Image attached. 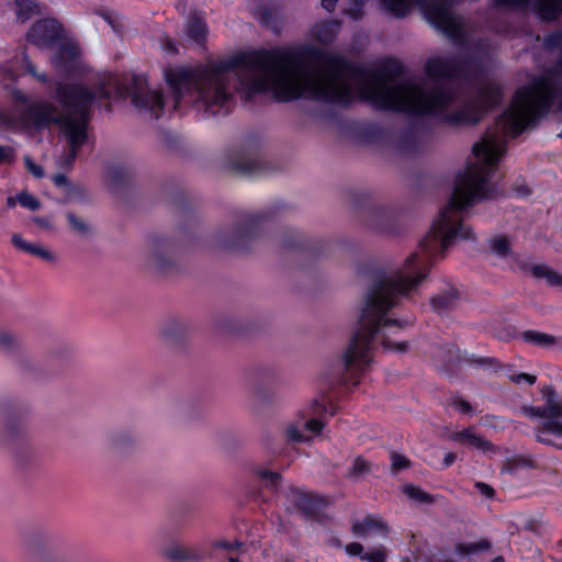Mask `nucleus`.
Listing matches in <instances>:
<instances>
[{"mask_svg":"<svg viewBox=\"0 0 562 562\" xmlns=\"http://www.w3.org/2000/svg\"><path fill=\"white\" fill-rule=\"evenodd\" d=\"M434 81L424 87L398 80L403 64L384 58L373 70L323 48L302 45L294 48H261L239 54L199 70L170 69L166 81L173 110L191 105L205 115H226L235 105L234 93L246 103L271 91L279 102L304 99L347 108L360 101L374 109L415 115H438L452 125H474L482 112L502 100L498 83L482 79L480 100H464L454 83L468 77V67L456 56L431 57L425 65Z\"/></svg>","mask_w":562,"mask_h":562,"instance_id":"1","label":"nucleus"},{"mask_svg":"<svg viewBox=\"0 0 562 562\" xmlns=\"http://www.w3.org/2000/svg\"><path fill=\"white\" fill-rule=\"evenodd\" d=\"M554 103L562 111V53L544 75L516 91L509 108L499 115L496 130H488L481 142L473 145L474 160L456 175L449 201L419 241L418 250L411 254L397 270H372V294L415 293L435 259L442 258L457 239H474L462 214L475 204L499 195L492 177L506 153L507 136L516 137L536 125Z\"/></svg>","mask_w":562,"mask_h":562,"instance_id":"2","label":"nucleus"},{"mask_svg":"<svg viewBox=\"0 0 562 562\" xmlns=\"http://www.w3.org/2000/svg\"><path fill=\"white\" fill-rule=\"evenodd\" d=\"M111 92L105 83L94 89L80 83H58L57 101L65 112L49 102H41L30 109V117L37 127L58 125L65 142L61 153L57 156V165L63 169H71L82 148L89 143L88 125L93 106L108 100Z\"/></svg>","mask_w":562,"mask_h":562,"instance_id":"3","label":"nucleus"},{"mask_svg":"<svg viewBox=\"0 0 562 562\" xmlns=\"http://www.w3.org/2000/svg\"><path fill=\"white\" fill-rule=\"evenodd\" d=\"M364 2L366 0H352V7L346 10V14L353 20H360L363 16ZM381 3L387 12L400 19L405 18L411 10V3H415L436 30L453 41L461 37V26L454 18L451 0H381Z\"/></svg>","mask_w":562,"mask_h":562,"instance_id":"4","label":"nucleus"},{"mask_svg":"<svg viewBox=\"0 0 562 562\" xmlns=\"http://www.w3.org/2000/svg\"><path fill=\"white\" fill-rule=\"evenodd\" d=\"M27 407L18 400L7 398L0 402V419L3 423V443L20 467L33 464L38 459V451L27 436V427L23 416Z\"/></svg>","mask_w":562,"mask_h":562,"instance_id":"5","label":"nucleus"},{"mask_svg":"<svg viewBox=\"0 0 562 562\" xmlns=\"http://www.w3.org/2000/svg\"><path fill=\"white\" fill-rule=\"evenodd\" d=\"M284 204L276 203L261 213H246L237 223L214 234V244L227 250H246L261 235L263 225L284 209Z\"/></svg>","mask_w":562,"mask_h":562,"instance_id":"6","label":"nucleus"},{"mask_svg":"<svg viewBox=\"0 0 562 562\" xmlns=\"http://www.w3.org/2000/svg\"><path fill=\"white\" fill-rule=\"evenodd\" d=\"M188 234L179 237L157 235L148 240L146 261L160 274H170L180 269V256L188 244Z\"/></svg>","mask_w":562,"mask_h":562,"instance_id":"7","label":"nucleus"},{"mask_svg":"<svg viewBox=\"0 0 562 562\" xmlns=\"http://www.w3.org/2000/svg\"><path fill=\"white\" fill-rule=\"evenodd\" d=\"M126 93L131 97L132 104L145 112L150 119H159L164 113L165 100L159 91L150 90L146 79L140 75H133L125 87Z\"/></svg>","mask_w":562,"mask_h":562,"instance_id":"8","label":"nucleus"},{"mask_svg":"<svg viewBox=\"0 0 562 562\" xmlns=\"http://www.w3.org/2000/svg\"><path fill=\"white\" fill-rule=\"evenodd\" d=\"M364 225L382 235H396L402 231V220L400 213L387 206H373L368 210L364 218Z\"/></svg>","mask_w":562,"mask_h":562,"instance_id":"9","label":"nucleus"},{"mask_svg":"<svg viewBox=\"0 0 562 562\" xmlns=\"http://www.w3.org/2000/svg\"><path fill=\"white\" fill-rule=\"evenodd\" d=\"M288 502L294 505L306 518L316 519L326 507V501L317 494L296 486H289L283 492Z\"/></svg>","mask_w":562,"mask_h":562,"instance_id":"10","label":"nucleus"},{"mask_svg":"<svg viewBox=\"0 0 562 562\" xmlns=\"http://www.w3.org/2000/svg\"><path fill=\"white\" fill-rule=\"evenodd\" d=\"M26 38L37 47H50L63 38V26L55 19H42L31 26Z\"/></svg>","mask_w":562,"mask_h":562,"instance_id":"11","label":"nucleus"},{"mask_svg":"<svg viewBox=\"0 0 562 562\" xmlns=\"http://www.w3.org/2000/svg\"><path fill=\"white\" fill-rule=\"evenodd\" d=\"M529 3L530 0H493L496 9H526ZM535 7L540 19L548 22L557 20L562 13V0H536Z\"/></svg>","mask_w":562,"mask_h":562,"instance_id":"12","label":"nucleus"},{"mask_svg":"<svg viewBox=\"0 0 562 562\" xmlns=\"http://www.w3.org/2000/svg\"><path fill=\"white\" fill-rule=\"evenodd\" d=\"M351 531L355 536L360 538H368L376 535L386 537L389 527L383 519L369 515L362 520L353 521Z\"/></svg>","mask_w":562,"mask_h":562,"instance_id":"13","label":"nucleus"},{"mask_svg":"<svg viewBox=\"0 0 562 562\" xmlns=\"http://www.w3.org/2000/svg\"><path fill=\"white\" fill-rule=\"evenodd\" d=\"M460 295V291L449 284L430 299V306L438 314H447L457 307Z\"/></svg>","mask_w":562,"mask_h":562,"instance_id":"14","label":"nucleus"},{"mask_svg":"<svg viewBox=\"0 0 562 562\" xmlns=\"http://www.w3.org/2000/svg\"><path fill=\"white\" fill-rule=\"evenodd\" d=\"M189 325L178 317H170L161 326V336L170 345H179L187 337Z\"/></svg>","mask_w":562,"mask_h":562,"instance_id":"15","label":"nucleus"},{"mask_svg":"<svg viewBox=\"0 0 562 562\" xmlns=\"http://www.w3.org/2000/svg\"><path fill=\"white\" fill-rule=\"evenodd\" d=\"M166 557L172 562H200L205 551L198 546L173 544L166 550Z\"/></svg>","mask_w":562,"mask_h":562,"instance_id":"16","label":"nucleus"},{"mask_svg":"<svg viewBox=\"0 0 562 562\" xmlns=\"http://www.w3.org/2000/svg\"><path fill=\"white\" fill-rule=\"evenodd\" d=\"M450 438L456 442L471 446L482 451L483 453H494L496 451L495 446L491 441L474 434L471 428H465L461 431H456L451 434Z\"/></svg>","mask_w":562,"mask_h":562,"instance_id":"17","label":"nucleus"},{"mask_svg":"<svg viewBox=\"0 0 562 562\" xmlns=\"http://www.w3.org/2000/svg\"><path fill=\"white\" fill-rule=\"evenodd\" d=\"M544 408L549 414V419L560 420L562 418V398L557 394L552 385H544L541 389Z\"/></svg>","mask_w":562,"mask_h":562,"instance_id":"18","label":"nucleus"},{"mask_svg":"<svg viewBox=\"0 0 562 562\" xmlns=\"http://www.w3.org/2000/svg\"><path fill=\"white\" fill-rule=\"evenodd\" d=\"M186 33L196 44L204 43L207 33L206 22L198 13L191 14L186 23Z\"/></svg>","mask_w":562,"mask_h":562,"instance_id":"19","label":"nucleus"},{"mask_svg":"<svg viewBox=\"0 0 562 562\" xmlns=\"http://www.w3.org/2000/svg\"><path fill=\"white\" fill-rule=\"evenodd\" d=\"M548 434L562 438V422L552 418L543 420L542 424L536 428L537 441L547 446H553L554 442L548 437Z\"/></svg>","mask_w":562,"mask_h":562,"instance_id":"20","label":"nucleus"},{"mask_svg":"<svg viewBox=\"0 0 562 562\" xmlns=\"http://www.w3.org/2000/svg\"><path fill=\"white\" fill-rule=\"evenodd\" d=\"M326 412L327 407L323 402H321L318 398L313 400L306 412V415L310 418L304 423L305 429L314 434H319L324 427V424L317 419V417Z\"/></svg>","mask_w":562,"mask_h":562,"instance_id":"21","label":"nucleus"},{"mask_svg":"<svg viewBox=\"0 0 562 562\" xmlns=\"http://www.w3.org/2000/svg\"><path fill=\"white\" fill-rule=\"evenodd\" d=\"M434 358L442 369L450 368L461 359L460 350L453 344H447L436 347Z\"/></svg>","mask_w":562,"mask_h":562,"instance_id":"22","label":"nucleus"},{"mask_svg":"<svg viewBox=\"0 0 562 562\" xmlns=\"http://www.w3.org/2000/svg\"><path fill=\"white\" fill-rule=\"evenodd\" d=\"M12 244L18 249L23 250L33 256H37L46 261L53 262L56 260V257L53 252L37 245L25 241L19 234L12 235Z\"/></svg>","mask_w":562,"mask_h":562,"instance_id":"23","label":"nucleus"},{"mask_svg":"<svg viewBox=\"0 0 562 562\" xmlns=\"http://www.w3.org/2000/svg\"><path fill=\"white\" fill-rule=\"evenodd\" d=\"M307 244V237L299 231L285 228L281 234L280 246L284 249H303Z\"/></svg>","mask_w":562,"mask_h":562,"instance_id":"24","label":"nucleus"},{"mask_svg":"<svg viewBox=\"0 0 562 562\" xmlns=\"http://www.w3.org/2000/svg\"><path fill=\"white\" fill-rule=\"evenodd\" d=\"M77 57V48L71 44H63L52 58L53 65L63 70H68Z\"/></svg>","mask_w":562,"mask_h":562,"instance_id":"25","label":"nucleus"},{"mask_svg":"<svg viewBox=\"0 0 562 562\" xmlns=\"http://www.w3.org/2000/svg\"><path fill=\"white\" fill-rule=\"evenodd\" d=\"M232 168L240 175L251 176L259 173L262 165L257 157L241 156L232 162Z\"/></svg>","mask_w":562,"mask_h":562,"instance_id":"26","label":"nucleus"},{"mask_svg":"<svg viewBox=\"0 0 562 562\" xmlns=\"http://www.w3.org/2000/svg\"><path fill=\"white\" fill-rule=\"evenodd\" d=\"M339 27L340 23L337 21L316 24L313 29V34L322 44H329L335 40Z\"/></svg>","mask_w":562,"mask_h":562,"instance_id":"27","label":"nucleus"},{"mask_svg":"<svg viewBox=\"0 0 562 562\" xmlns=\"http://www.w3.org/2000/svg\"><path fill=\"white\" fill-rule=\"evenodd\" d=\"M14 4L16 19L21 23L40 14V3L34 0H15Z\"/></svg>","mask_w":562,"mask_h":562,"instance_id":"28","label":"nucleus"},{"mask_svg":"<svg viewBox=\"0 0 562 562\" xmlns=\"http://www.w3.org/2000/svg\"><path fill=\"white\" fill-rule=\"evenodd\" d=\"M531 272L535 278L544 279L550 286H562V274L546 265H533Z\"/></svg>","mask_w":562,"mask_h":562,"instance_id":"29","label":"nucleus"},{"mask_svg":"<svg viewBox=\"0 0 562 562\" xmlns=\"http://www.w3.org/2000/svg\"><path fill=\"white\" fill-rule=\"evenodd\" d=\"M521 338L525 342L539 347H550L557 344L555 336L537 330H525L521 333Z\"/></svg>","mask_w":562,"mask_h":562,"instance_id":"30","label":"nucleus"},{"mask_svg":"<svg viewBox=\"0 0 562 562\" xmlns=\"http://www.w3.org/2000/svg\"><path fill=\"white\" fill-rule=\"evenodd\" d=\"M109 441L113 449L122 451L136 442V436L128 430H117L110 436Z\"/></svg>","mask_w":562,"mask_h":562,"instance_id":"31","label":"nucleus"},{"mask_svg":"<svg viewBox=\"0 0 562 562\" xmlns=\"http://www.w3.org/2000/svg\"><path fill=\"white\" fill-rule=\"evenodd\" d=\"M491 541L481 539L476 542H460L456 546V552L460 555H470L480 552H485L491 549Z\"/></svg>","mask_w":562,"mask_h":562,"instance_id":"32","label":"nucleus"},{"mask_svg":"<svg viewBox=\"0 0 562 562\" xmlns=\"http://www.w3.org/2000/svg\"><path fill=\"white\" fill-rule=\"evenodd\" d=\"M19 338L10 331L0 330V351L13 356L20 350Z\"/></svg>","mask_w":562,"mask_h":562,"instance_id":"33","label":"nucleus"},{"mask_svg":"<svg viewBox=\"0 0 562 562\" xmlns=\"http://www.w3.org/2000/svg\"><path fill=\"white\" fill-rule=\"evenodd\" d=\"M398 149L405 154H414L418 150L417 135L414 131H404L398 139Z\"/></svg>","mask_w":562,"mask_h":562,"instance_id":"34","label":"nucleus"},{"mask_svg":"<svg viewBox=\"0 0 562 562\" xmlns=\"http://www.w3.org/2000/svg\"><path fill=\"white\" fill-rule=\"evenodd\" d=\"M371 472V463L361 456L355 458L351 468L348 470L347 476L357 481Z\"/></svg>","mask_w":562,"mask_h":562,"instance_id":"35","label":"nucleus"},{"mask_svg":"<svg viewBox=\"0 0 562 562\" xmlns=\"http://www.w3.org/2000/svg\"><path fill=\"white\" fill-rule=\"evenodd\" d=\"M255 473L262 481L265 486L271 488H277L282 480L279 472L270 471L267 469H256Z\"/></svg>","mask_w":562,"mask_h":562,"instance_id":"36","label":"nucleus"},{"mask_svg":"<svg viewBox=\"0 0 562 562\" xmlns=\"http://www.w3.org/2000/svg\"><path fill=\"white\" fill-rule=\"evenodd\" d=\"M462 360L465 363H468L469 366L476 367V368H483V369H490L497 363L496 359L493 357H481V356H476L474 353L464 355Z\"/></svg>","mask_w":562,"mask_h":562,"instance_id":"37","label":"nucleus"},{"mask_svg":"<svg viewBox=\"0 0 562 562\" xmlns=\"http://www.w3.org/2000/svg\"><path fill=\"white\" fill-rule=\"evenodd\" d=\"M258 19L260 23L267 29L272 30L273 32L279 31V22L276 18V14L272 10L268 8H261L258 12Z\"/></svg>","mask_w":562,"mask_h":562,"instance_id":"38","label":"nucleus"},{"mask_svg":"<svg viewBox=\"0 0 562 562\" xmlns=\"http://www.w3.org/2000/svg\"><path fill=\"white\" fill-rule=\"evenodd\" d=\"M404 493L414 501H417L419 503L429 504L432 502L431 496L424 492L422 488L414 486L412 484L404 486Z\"/></svg>","mask_w":562,"mask_h":562,"instance_id":"39","label":"nucleus"},{"mask_svg":"<svg viewBox=\"0 0 562 562\" xmlns=\"http://www.w3.org/2000/svg\"><path fill=\"white\" fill-rule=\"evenodd\" d=\"M67 220L71 231L80 235H88L91 232L90 225L83 220L77 217L74 213H67Z\"/></svg>","mask_w":562,"mask_h":562,"instance_id":"40","label":"nucleus"},{"mask_svg":"<svg viewBox=\"0 0 562 562\" xmlns=\"http://www.w3.org/2000/svg\"><path fill=\"white\" fill-rule=\"evenodd\" d=\"M491 249L501 258L508 257L512 254L509 240L506 237H498L492 240Z\"/></svg>","mask_w":562,"mask_h":562,"instance_id":"41","label":"nucleus"},{"mask_svg":"<svg viewBox=\"0 0 562 562\" xmlns=\"http://www.w3.org/2000/svg\"><path fill=\"white\" fill-rule=\"evenodd\" d=\"M52 181L56 187L66 188L69 195L79 194L82 192V188L72 186L64 173H57L53 176Z\"/></svg>","mask_w":562,"mask_h":562,"instance_id":"42","label":"nucleus"},{"mask_svg":"<svg viewBox=\"0 0 562 562\" xmlns=\"http://www.w3.org/2000/svg\"><path fill=\"white\" fill-rule=\"evenodd\" d=\"M16 200L21 206L31 211H36L41 207V202L34 195L26 191L18 193Z\"/></svg>","mask_w":562,"mask_h":562,"instance_id":"43","label":"nucleus"},{"mask_svg":"<svg viewBox=\"0 0 562 562\" xmlns=\"http://www.w3.org/2000/svg\"><path fill=\"white\" fill-rule=\"evenodd\" d=\"M95 14L101 16L115 33L121 31L122 24L120 23L117 15L114 12L106 9H98Z\"/></svg>","mask_w":562,"mask_h":562,"instance_id":"44","label":"nucleus"},{"mask_svg":"<svg viewBox=\"0 0 562 562\" xmlns=\"http://www.w3.org/2000/svg\"><path fill=\"white\" fill-rule=\"evenodd\" d=\"M521 413L529 418H543L544 420L549 419V414L547 413L544 406H531L524 405L520 408Z\"/></svg>","mask_w":562,"mask_h":562,"instance_id":"45","label":"nucleus"},{"mask_svg":"<svg viewBox=\"0 0 562 562\" xmlns=\"http://www.w3.org/2000/svg\"><path fill=\"white\" fill-rule=\"evenodd\" d=\"M547 49H557L562 47V31H557L547 35L543 40Z\"/></svg>","mask_w":562,"mask_h":562,"instance_id":"46","label":"nucleus"},{"mask_svg":"<svg viewBox=\"0 0 562 562\" xmlns=\"http://www.w3.org/2000/svg\"><path fill=\"white\" fill-rule=\"evenodd\" d=\"M391 460V469L394 473L405 470L411 465V462L406 457L398 454L396 452H392Z\"/></svg>","mask_w":562,"mask_h":562,"instance_id":"47","label":"nucleus"},{"mask_svg":"<svg viewBox=\"0 0 562 562\" xmlns=\"http://www.w3.org/2000/svg\"><path fill=\"white\" fill-rule=\"evenodd\" d=\"M386 560V549L381 547L374 549L371 552H364L362 555V560L364 562H385Z\"/></svg>","mask_w":562,"mask_h":562,"instance_id":"48","label":"nucleus"},{"mask_svg":"<svg viewBox=\"0 0 562 562\" xmlns=\"http://www.w3.org/2000/svg\"><path fill=\"white\" fill-rule=\"evenodd\" d=\"M451 405L458 408L461 413L467 415L474 414L472 405L462 397L456 396L451 398Z\"/></svg>","mask_w":562,"mask_h":562,"instance_id":"49","label":"nucleus"},{"mask_svg":"<svg viewBox=\"0 0 562 562\" xmlns=\"http://www.w3.org/2000/svg\"><path fill=\"white\" fill-rule=\"evenodd\" d=\"M508 378L510 381H513L516 384H520L522 382L528 383L529 385H532L536 383L537 376L529 374V373H513L508 374Z\"/></svg>","mask_w":562,"mask_h":562,"instance_id":"50","label":"nucleus"},{"mask_svg":"<svg viewBox=\"0 0 562 562\" xmlns=\"http://www.w3.org/2000/svg\"><path fill=\"white\" fill-rule=\"evenodd\" d=\"M285 437L289 442H302L305 440L303 432L295 426H289L285 429Z\"/></svg>","mask_w":562,"mask_h":562,"instance_id":"51","label":"nucleus"},{"mask_svg":"<svg viewBox=\"0 0 562 562\" xmlns=\"http://www.w3.org/2000/svg\"><path fill=\"white\" fill-rule=\"evenodd\" d=\"M23 64H24L26 70L33 77H35L37 80H40L41 82H46L47 81V76L45 74H38L36 71L35 66L32 64L30 57L26 54H23Z\"/></svg>","mask_w":562,"mask_h":562,"instance_id":"52","label":"nucleus"},{"mask_svg":"<svg viewBox=\"0 0 562 562\" xmlns=\"http://www.w3.org/2000/svg\"><path fill=\"white\" fill-rule=\"evenodd\" d=\"M25 167L26 169L37 179H41L44 177V169L35 164L30 156L24 157Z\"/></svg>","mask_w":562,"mask_h":562,"instance_id":"53","label":"nucleus"},{"mask_svg":"<svg viewBox=\"0 0 562 562\" xmlns=\"http://www.w3.org/2000/svg\"><path fill=\"white\" fill-rule=\"evenodd\" d=\"M345 551L350 557H359L360 560H362L363 552V546L359 542H351L345 547Z\"/></svg>","mask_w":562,"mask_h":562,"instance_id":"54","label":"nucleus"},{"mask_svg":"<svg viewBox=\"0 0 562 562\" xmlns=\"http://www.w3.org/2000/svg\"><path fill=\"white\" fill-rule=\"evenodd\" d=\"M474 486L475 490L486 498H493L495 495V490L484 482H476Z\"/></svg>","mask_w":562,"mask_h":562,"instance_id":"55","label":"nucleus"},{"mask_svg":"<svg viewBox=\"0 0 562 562\" xmlns=\"http://www.w3.org/2000/svg\"><path fill=\"white\" fill-rule=\"evenodd\" d=\"M13 149L0 145V164L11 162L13 160Z\"/></svg>","mask_w":562,"mask_h":562,"instance_id":"56","label":"nucleus"},{"mask_svg":"<svg viewBox=\"0 0 562 562\" xmlns=\"http://www.w3.org/2000/svg\"><path fill=\"white\" fill-rule=\"evenodd\" d=\"M243 543L239 542V541H235L234 543H231L228 541H217L214 543V547L215 548H218V549H225V550H232V549H237L241 546Z\"/></svg>","mask_w":562,"mask_h":562,"instance_id":"57","label":"nucleus"},{"mask_svg":"<svg viewBox=\"0 0 562 562\" xmlns=\"http://www.w3.org/2000/svg\"><path fill=\"white\" fill-rule=\"evenodd\" d=\"M32 221L38 225L40 227L42 228H45V229H52L53 228V225L50 223V220L47 218V217H41V216H35L32 218Z\"/></svg>","mask_w":562,"mask_h":562,"instance_id":"58","label":"nucleus"},{"mask_svg":"<svg viewBox=\"0 0 562 562\" xmlns=\"http://www.w3.org/2000/svg\"><path fill=\"white\" fill-rule=\"evenodd\" d=\"M109 175L113 180L120 181L124 176V170L121 167H111Z\"/></svg>","mask_w":562,"mask_h":562,"instance_id":"59","label":"nucleus"},{"mask_svg":"<svg viewBox=\"0 0 562 562\" xmlns=\"http://www.w3.org/2000/svg\"><path fill=\"white\" fill-rule=\"evenodd\" d=\"M12 97L16 102H20V103L27 102V95L21 90H18V89L13 90Z\"/></svg>","mask_w":562,"mask_h":562,"instance_id":"60","label":"nucleus"},{"mask_svg":"<svg viewBox=\"0 0 562 562\" xmlns=\"http://www.w3.org/2000/svg\"><path fill=\"white\" fill-rule=\"evenodd\" d=\"M457 459V456L453 453V452H449L443 458V462H442V467L443 468H449L450 465L453 464V462L456 461Z\"/></svg>","mask_w":562,"mask_h":562,"instance_id":"61","label":"nucleus"},{"mask_svg":"<svg viewBox=\"0 0 562 562\" xmlns=\"http://www.w3.org/2000/svg\"><path fill=\"white\" fill-rule=\"evenodd\" d=\"M337 1L338 0H322V7L326 11L331 12V11H334V9L336 7Z\"/></svg>","mask_w":562,"mask_h":562,"instance_id":"62","label":"nucleus"},{"mask_svg":"<svg viewBox=\"0 0 562 562\" xmlns=\"http://www.w3.org/2000/svg\"><path fill=\"white\" fill-rule=\"evenodd\" d=\"M327 543H328L330 547H334V548H336V549H340V548H342V543H341V541H340L338 538H336V537H331V538L327 541Z\"/></svg>","mask_w":562,"mask_h":562,"instance_id":"63","label":"nucleus"},{"mask_svg":"<svg viewBox=\"0 0 562 562\" xmlns=\"http://www.w3.org/2000/svg\"><path fill=\"white\" fill-rule=\"evenodd\" d=\"M519 463L525 465V467H529V468H533L535 467V462L531 459H529V458H521Z\"/></svg>","mask_w":562,"mask_h":562,"instance_id":"64","label":"nucleus"}]
</instances>
